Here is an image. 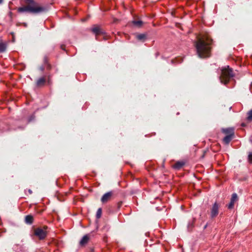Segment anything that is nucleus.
<instances>
[{"mask_svg":"<svg viewBox=\"0 0 252 252\" xmlns=\"http://www.w3.org/2000/svg\"><path fill=\"white\" fill-rule=\"evenodd\" d=\"M212 39L208 34L198 36L195 42L197 54L199 58H205L210 56Z\"/></svg>","mask_w":252,"mask_h":252,"instance_id":"1","label":"nucleus"},{"mask_svg":"<svg viewBox=\"0 0 252 252\" xmlns=\"http://www.w3.org/2000/svg\"><path fill=\"white\" fill-rule=\"evenodd\" d=\"M27 5L19 7L17 11L19 13L28 12L37 14L44 12L47 10L45 7L40 5L34 0H25Z\"/></svg>","mask_w":252,"mask_h":252,"instance_id":"2","label":"nucleus"},{"mask_svg":"<svg viewBox=\"0 0 252 252\" xmlns=\"http://www.w3.org/2000/svg\"><path fill=\"white\" fill-rule=\"evenodd\" d=\"M234 76V73L232 68L229 66L223 67L221 69V75L219 78L221 83L226 84L230 79Z\"/></svg>","mask_w":252,"mask_h":252,"instance_id":"3","label":"nucleus"},{"mask_svg":"<svg viewBox=\"0 0 252 252\" xmlns=\"http://www.w3.org/2000/svg\"><path fill=\"white\" fill-rule=\"evenodd\" d=\"M46 228V227H44L43 228H37L34 229V234L40 240H43L45 239L47 236Z\"/></svg>","mask_w":252,"mask_h":252,"instance_id":"4","label":"nucleus"},{"mask_svg":"<svg viewBox=\"0 0 252 252\" xmlns=\"http://www.w3.org/2000/svg\"><path fill=\"white\" fill-rule=\"evenodd\" d=\"M220 205L215 202L212 205L210 211V217L211 219L216 218L219 214Z\"/></svg>","mask_w":252,"mask_h":252,"instance_id":"5","label":"nucleus"},{"mask_svg":"<svg viewBox=\"0 0 252 252\" xmlns=\"http://www.w3.org/2000/svg\"><path fill=\"white\" fill-rule=\"evenodd\" d=\"M238 200V196L236 193L232 194L230 202L228 205V208L229 209H232L234 207V203Z\"/></svg>","mask_w":252,"mask_h":252,"instance_id":"6","label":"nucleus"},{"mask_svg":"<svg viewBox=\"0 0 252 252\" xmlns=\"http://www.w3.org/2000/svg\"><path fill=\"white\" fill-rule=\"evenodd\" d=\"M113 194L112 191H109L105 193L101 197V201L103 203H105L108 201L111 198Z\"/></svg>","mask_w":252,"mask_h":252,"instance_id":"7","label":"nucleus"},{"mask_svg":"<svg viewBox=\"0 0 252 252\" xmlns=\"http://www.w3.org/2000/svg\"><path fill=\"white\" fill-rule=\"evenodd\" d=\"M89 240L90 236L89 234L84 235L79 242L80 245L81 246L86 245L88 243Z\"/></svg>","mask_w":252,"mask_h":252,"instance_id":"8","label":"nucleus"},{"mask_svg":"<svg viewBox=\"0 0 252 252\" xmlns=\"http://www.w3.org/2000/svg\"><path fill=\"white\" fill-rule=\"evenodd\" d=\"M233 135H234V134L227 135L226 136H225L224 137V138L223 139V142L225 144H228L229 143V142H230V141L231 140V139H232Z\"/></svg>","mask_w":252,"mask_h":252,"instance_id":"9","label":"nucleus"},{"mask_svg":"<svg viewBox=\"0 0 252 252\" xmlns=\"http://www.w3.org/2000/svg\"><path fill=\"white\" fill-rule=\"evenodd\" d=\"M45 83V79L44 77L39 78L36 81V85L38 87L42 86Z\"/></svg>","mask_w":252,"mask_h":252,"instance_id":"10","label":"nucleus"},{"mask_svg":"<svg viewBox=\"0 0 252 252\" xmlns=\"http://www.w3.org/2000/svg\"><path fill=\"white\" fill-rule=\"evenodd\" d=\"M25 220L26 223L31 224L33 222V218L32 215H27L25 217Z\"/></svg>","mask_w":252,"mask_h":252,"instance_id":"11","label":"nucleus"},{"mask_svg":"<svg viewBox=\"0 0 252 252\" xmlns=\"http://www.w3.org/2000/svg\"><path fill=\"white\" fill-rule=\"evenodd\" d=\"M6 49V44L5 43L0 42V53L5 51Z\"/></svg>","mask_w":252,"mask_h":252,"instance_id":"12","label":"nucleus"},{"mask_svg":"<svg viewBox=\"0 0 252 252\" xmlns=\"http://www.w3.org/2000/svg\"><path fill=\"white\" fill-rule=\"evenodd\" d=\"M223 132L227 135L234 134V129L231 128L224 129L223 130Z\"/></svg>","mask_w":252,"mask_h":252,"instance_id":"13","label":"nucleus"},{"mask_svg":"<svg viewBox=\"0 0 252 252\" xmlns=\"http://www.w3.org/2000/svg\"><path fill=\"white\" fill-rule=\"evenodd\" d=\"M92 32L96 34H98L101 32L100 29L99 27H94L92 30Z\"/></svg>","mask_w":252,"mask_h":252,"instance_id":"14","label":"nucleus"},{"mask_svg":"<svg viewBox=\"0 0 252 252\" xmlns=\"http://www.w3.org/2000/svg\"><path fill=\"white\" fill-rule=\"evenodd\" d=\"M184 162H177L173 166L174 168L180 169L184 165Z\"/></svg>","mask_w":252,"mask_h":252,"instance_id":"15","label":"nucleus"},{"mask_svg":"<svg viewBox=\"0 0 252 252\" xmlns=\"http://www.w3.org/2000/svg\"><path fill=\"white\" fill-rule=\"evenodd\" d=\"M132 23L135 26L140 27L142 26L143 22L142 21L140 20L133 21Z\"/></svg>","mask_w":252,"mask_h":252,"instance_id":"16","label":"nucleus"},{"mask_svg":"<svg viewBox=\"0 0 252 252\" xmlns=\"http://www.w3.org/2000/svg\"><path fill=\"white\" fill-rule=\"evenodd\" d=\"M136 37L139 40H144L146 39V36L145 34H140L137 35Z\"/></svg>","mask_w":252,"mask_h":252,"instance_id":"17","label":"nucleus"},{"mask_svg":"<svg viewBox=\"0 0 252 252\" xmlns=\"http://www.w3.org/2000/svg\"><path fill=\"white\" fill-rule=\"evenodd\" d=\"M247 115V120L249 121H252V109L248 112Z\"/></svg>","mask_w":252,"mask_h":252,"instance_id":"18","label":"nucleus"},{"mask_svg":"<svg viewBox=\"0 0 252 252\" xmlns=\"http://www.w3.org/2000/svg\"><path fill=\"white\" fill-rule=\"evenodd\" d=\"M101 213H102V210L101 208H99L97 211V212H96V218H99L101 216Z\"/></svg>","mask_w":252,"mask_h":252,"instance_id":"19","label":"nucleus"},{"mask_svg":"<svg viewBox=\"0 0 252 252\" xmlns=\"http://www.w3.org/2000/svg\"><path fill=\"white\" fill-rule=\"evenodd\" d=\"M248 159L250 162H252V152L250 153L248 156Z\"/></svg>","mask_w":252,"mask_h":252,"instance_id":"20","label":"nucleus"},{"mask_svg":"<svg viewBox=\"0 0 252 252\" xmlns=\"http://www.w3.org/2000/svg\"><path fill=\"white\" fill-rule=\"evenodd\" d=\"M44 63H47V59L46 57H45L44 59Z\"/></svg>","mask_w":252,"mask_h":252,"instance_id":"21","label":"nucleus"},{"mask_svg":"<svg viewBox=\"0 0 252 252\" xmlns=\"http://www.w3.org/2000/svg\"><path fill=\"white\" fill-rule=\"evenodd\" d=\"M44 69V67L43 66H41L40 67V69L41 71H43Z\"/></svg>","mask_w":252,"mask_h":252,"instance_id":"22","label":"nucleus"},{"mask_svg":"<svg viewBox=\"0 0 252 252\" xmlns=\"http://www.w3.org/2000/svg\"><path fill=\"white\" fill-rule=\"evenodd\" d=\"M2 1H3V0H0V3H1Z\"/></svg>","mask_w":252,"mask_h":252,"instance_id":"23","label":"nucleus"},{"mask_svg":"<svg viewBox=\"0 0 252 252\" xmlns=\"http://www.w3.org/2000/svg\"><path fill=\"white\" fill-rule=\"evenodd\" d=\"M207 224L205 225V226H204V229H205V228L207 227Z\"/></svg>","mask_w":252,"mask_h":252,"instance_id":"24","label":"nucleus"},{"mask_svg":"<svg viewBox=\"0 0 252 252\" xmlns=\"http://www.w3.org/2000/svg\"><path fill=\"white\" fill-rule=\"evenodd\" d=\"M29 192H30V193H32V190H29Z\"/></svg>","mask_w":252,"mask_h":252,"instance_id":"25","label":"nucleus"}]
</instances>
